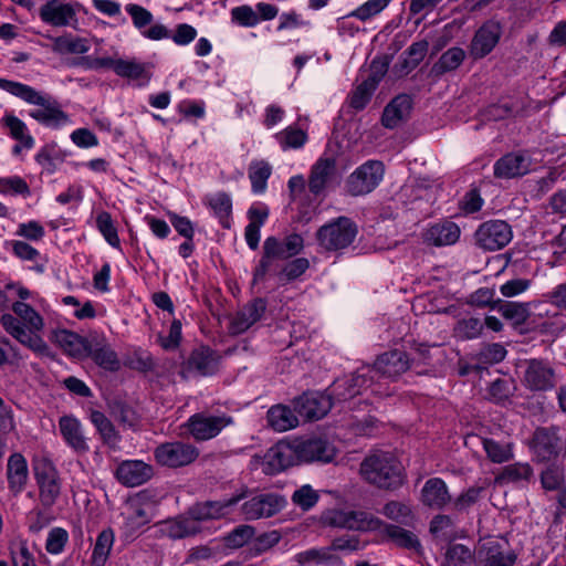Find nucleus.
<instances>
[{
  "label": "nucleus",
  "instance_id": "nucleus-43",
  "mask_svg": "<svg viewBox=\"0 0 566 566\" xmlns=\"http://www.w3.org/2000/svg\"><path fill=\"white\" fill-rule=\"evenodd\" d=\"M483 449L493 463H503L513 459V448L512 443H501L493 439H483L482 440Z\"/></svg>",
  "mask_w": 566,
  "mask_h": 566
},
{
  "label": "nucleus",
  "instance_id": "nucleus-54",
  "mask_svg": "<svg viewBox=\"0 0 566 566\" xmlns=\"http://www.w3.org/2000/svg\"><path fill=\"white\" fill-rule=\"evenodd\" d=\"M209 205L220 219L222 226L224 228H229L228 217L231 213V200L226 193H218L214 197L210 198Z\"/></svg>",
  "mask_w": 566,
  "mask_h": 566
},
{
  "label": "nucleus",
  "instance_id": "nucleus-55",
  "mask_svg": "<svg viewBox=\"0 0 566 566\" xmlns=\"http://www.w3.org/2000/svg\"><path fill=\"white\" fill-rule=\"evenodd\" d=\"M375 85V80H366L359 84L352 94L350 105L356 109L364 108L371 96Z\"/></svg>",
  "mask_w": 566,
  "mask_h": 566
},
{
  "label": "nucleus",
  "instance_id": "nucleus-51",
  "mask_svg": "<svg viewBox=\"0 0 566 566\" xmlns=\"http://www.w3.org/2000/svg\"><path fill=\"white\" fill-rule=\"evenodd\" d=\"M280 541V534L275 531L252 537L250 533V556L261 554L273 547Z\"/></svg>",
  "mask_w": 566,
  "mask_h": 566
},
{
  "label": "nucleus",
  "instance_id": "nucleus-56",
  "mask_svg": "<svg viewBox=\"0 0 566 566\" xmlns=\"http://www.w3.org/2000/svg\"><path fill=\"white\" fill-rule=\"evenodd\" d=\"M528 303L506 302L499 307V312L509 319L517 323L524 322L530 312Z\"/></svg>",
  "mask_w": 566,
  "mask_h": 566
},
{
  "label": "nucleus",
  "instance_id": "nucleus-36",
  "mask_svg": "<svg viewBox=\"0 0 566 566\" xmlns=\"http://www.w3.org/2000/svg\"><path fill=\"white\" fill-rule=\"evenodd\" d=\"M282 150L302 148L307 142V134L302 128L290 125L274 135Z\"/></svg>",
  "mask_w": 566,
  "mask_h": 566
},
{
  "label": "nucleus",
  "instance_id": "nucleus-30",
  "mask_svg": "<svg viewBox=\"0 0 566 566\" xmlns=\"http://www.w3.org/2000/svg\"><path fill=\"white\" fill-rule=\"evenodd\" d=\"M7 478L9 488L14 494L22 492L28 480V464L21 453L10 455L7 464Z\"/></svg>",
  "mask_w": 566,
  "mask_h": 566
},
{
  "label": "nucleus",
  "instance_id": "nucleus-22",
  "mask_svg": "<svg viewBox=\"0 0 566 566\" xmlns=\"http://www.w3.org/2000/svg\"><path fill=\"white\" fill-rule=\"evenodd\" d=\"M286 505L284 496L277 493H260L250 499V518L271 517Z\"/></svg>",
  "mask_w": 566,
  "mask_h": 566
},
{
  "label": "nucleus",
  "instance_id": "nucleus-44",
  "mask_svg": "<svg viewBox=\"0 0 566 566\" xmlns=\"http://www.w3.org/2000/svg\"><path fill=\"white\" fill-rule=\"evenodd\" d=\"M113 542L114 533L111 528L104 530L98 534L92 555V564L94 566L104 565L112 549Z\"/></svg>",
  "mask_w": 566,
  "mask_h": 566
},
{
  "label": "nucleus",
  "instance_id": "nucleus-50",
  "mask_svg": "<svg viewBox=\"0 0 566 566\" xmlns=\"http://www.w3.org/2000/svg\"><path fill=\"white\" fill-rule=\"evenodd\" d=\"M13 312L29 325L31 329L40 331L43 327L42 317L27 303L15 302Z\"/></svg>",
  "mask_w": 566,
  "mask_h": 566
},
{
  "label": "nucleus",
  "instance_id": "nucleus-23",
  "mask_svg": "<svg viewBox=\"0 0 566 566\" xmlns=\"http://www.w3.org/2000/svg\"><path fill=\"white\" fill-rule=\"evenodd\" d=\"M60 432L70 448L77 453H86L90 447L84 437L81 422L73 416H63L59 420Z\"/></svg>",
  "mask_w": 566,
  "mask_h": 566
},
{
  "label": "nucleus",
  "instance_id": "nucleus-2",
  "mask_svg": "<svg viewBox=\"0 0 566 566\" xmlns=\"http://www.w3.org/2000/svg\"><path fill=\"white\" fill-rule=\"evenodd\" d=\"M0 88L20 97L29 104L39 106L29 115L45 126H59L67 122V115L61 109L60 103L48 94L35 91L33 87L6 78H0Z\"/></svg>",
  "mask_w": 566,
  "mask_h": 566
},
{
  "label": "nucleus",
  "instance_id": "nucleus-53",
  "mask_svg": "<svg viewBox=\"0 0 566 566\" xmlns=\"http://www.w3.org/2000/svg\"><path fill=\"white\" fill-rule=\"evenodd\" d=\"M96 224L98 230L104 235L105 240L112 245V247H118L119 245V238L117 234V230L114 227L112 217L108 212H101L96 218Z\"/></svg>",
  "mask_w": 566,
  "mask_h": 566
},
{
  "label": "nucleus",
  "instance_id": "nucleus-29",
  "mask_svg": "<svg viewBox=\"0 0 566 566\" xmlns=\"http://www.w3.org/2000/svg\"><path fill=\"white\" fill-rule=\"evenodd\" d=\"M335 171V160L329 157H321L312 167L310 176V190L318 196L324 192Z\"/></svg>",
  "mask_w": 566,
  "mask_h": 566
},
{
  "label": "nucleus",
  "instance_id": "nucleus-13",
  "mask_svg": "<svg viewBox=\"0 0 566 566\" xmlns=\"http://www.w3.org/2000/svg\"><path fill=\"white\" fill-rule=\"evenodd\" d=\"M34 475L40 488V499L43 505L51 506L60 495V483L54 465L42 460L34 465Z\"/></svg>",
  "mask_w": 566,
  "mask_h": 566
},
{
  "label": "nucleus",
  "instance_id": "nucleus-46",
  "mask_svg": "<svg viewBox=\"0 0 566 566\" xmlns=\"http://www.w3.org/2000/svg\"><path fill=\"white\" fill-rule=\"evenodd\" d=\"M391 0H367L348 13L361 22H367L376 15L380 14L390 3Z\"/></svg>",
  "mask_w": 566,
  "mask_h": 566
},
{
  "label": "nucleus",
  "instance_id": "nucleus-10",
  "mask_svg": "<svg viewBox=\"0 0 566 566\" xmlns=\"http://www.w3.org/2000/svg\"><path fill=\"white\" fill-rule=\"evenodd\" d=\"M296 439L301 463H331L338 454V449L335 444L325 438L311 437Z\"/></svg>",
  "mask_w": 566,
  "mask_h": 566
},
{
  "label": "nucleus",
  "instance_id": "nucleus-19",
  "mask_svg": "<svg viewBox=\"0 0 566 566\" xmlns=\"http://www.w3.org/2000/svg\"><path fill=\"white\" fill-rule=\"evenodd\" d=\"M420 502L432 510H442L451 501L447 483L440 478L428 479L420 491Z\"/></svg>",
  "mask_w": 566,
  "mask_h": 566
},
{
  "label": "nucleus",
  "instance_id": "nucleus-64",
  "mask_svg": "<svg viewBox=\"0 0 566 566\" xmlns=\"http://www.w3.org/2000/svg\"><path fill=\"white\" fill-rule=\"evenodd\" d=\"M310 266L305 258H297L289 262L282 270L281 275L286 280H295L301 276Z\"/></svg>",
  "mask_w": 566,
  "mask_h": 566
},
{
  "label": "nucleus",
  "instance_id": "nucleus-40",
  "mask_svg": "<svg viewBox=\"0 0 566 566\" xmlns=\"http://www.w3.org/2000/svg\"><path fill=\"white\" fill-rule=\"evenodd\" d=\"M51 39L53 41L52 50L60 54H83L90 49L87 41L82 38L63 35Z\"/></svg>",
  "mask_w": 566,
  "mask_h": 566
},
{
  "label": "nucleus",
  "instance_id": "nucleus-9",
  "mask_svg": "<svg viewBox=\"0 0 566 566\" xmlns=\"http://www.w3.org/2000/svg\"><path fill=\"white\" fill-rule=\"evenodd\" d=\"M199 455L198 450L184 442H166L158 446L154 457L158 464L168 468H179L192 463Z\"/></svg>",
  "mask_w": 566,
  "mask_h": 566
},
{
  "label": "nucleus",
  "instance_id": "nucleus-1",
  "mask_svg": "<svg viewBox=\"0 0 566 566\" xmlns=\"http://www.w3.org/2000/svg\"><path fill=\"white\" fill-rule=\"evenodd\" d=\"M323 523L328 526L358 532H374L382 538L388 537L405 547L417 546L418 538L409 531L385 523L379 517L363 511L332 509L324 512Z\"/></svg>",
  "mask_w": 566,
  "mask_h": 566
},
{
  "label": "nucleus",
  "instance_id": "nucleus-15",
  "mask_svg": "<svg viewBox=\"0 0 566 566\" xmlns=\"http://www.w3.org/2000/svg\"><path fill=\"white\" fill-rule=\"evenodd\" d=\"M502 35V27L496 21H488L475 32L471 45L470 54L474 59H482L490 54L499 43Z\"/></svg>",
  "mask_w": 566,
  "mask_h": 566
},
{
  "label": "nucleus",
  "instance_id": "nucleus-7",
  "mask_svg": "<svg viewBox=\"0 0 566 566\" xmlns=\"http://www.w3.org/2000/svg\"><path fill=\"white\" fill-rule=\"evenodd\" d=\"M357 228L352 220L340 217L323 226L317 232L319 244L329 251L347 248L355 239Z\"/></svg>",
  "mask_w": 566,
  "mask_h": 566
},
{
  "label": "nucleus",
  "instance_id": "nucleus-61",
  "mask_svg": "<svg viewBox=\"0 0 566 566\" xmlns=\"http://www.w3.org/2000/svg\"><path fill=\"white\" fill-rule=\"evenodd\" d=\"M279 9L270 3L260 2L255 6V11L250 8V27L255 25L261 20H272L277 15Z\"/></svg>",
  "mask_w": 566,
  "mask_h": 566
},
{
  "label": "nucleus",
  "instance_id": "nucleus-18",
  "mask_svg": "<svg viewBox=\"0 0 566 566\" xmlns=\"http://www.w3.org/2000/svg\"><path fill=\"white\" fill-rule=\"evenodd\" d=\"M523 382L534 391L552 389L555 385L554 370L542 360H530L524 370Z\"/></svg>",
  "mask_w": 566,
  "mask_h": 566
},
{
  "label": "nucleus",
  "instance_id": "nucleus-20",
  "mask_svg": "<svg viewBox=\"0 0 566 566\" xmlns=\"http://www.w3.org/2000/svg\"><path fill=\"white\" fill-rule=\"evenodd\" d=\"M531 170L530 157L523 153H512L500 158L494 165V175L499 178H515Z\"/></svg>",
  "mask_w": 566,
  "mask_h": 566
},
{
  "label": "nucleus",
  "instance_id": "nucleus-33",
  "mask_svg": "<svg viewBox=\"0 0 566 566\" xmlns=\"http://www.w3.org/2000/svg\"><path fill=\"white\" fill-rule=\"evenodd\" d=\"M90 419L95 426L103 444L114 450L117 449L122 437L113 422L98 410H92Z\"/></svg>",
  "mask_w": 566,
  "mask_h": 566
},
{
  "label": "nucleus",
  "instance_id": "nucleus-42",
  "mask_svg": "<svg viewBox=\"0 0 566 566\" xmlns=\"http://www.w3.org/2000/svg\"><path fill=\"white\" fill-rule=\"evenodd\" d=\"M474 555L470 548L462 544L451 545L442 562V566H473Z\"/></svg>",
  "mask_w": 566,
  "mask_h": 566
},
{
  "label": "nucleus",
  "instance_id": "nucleus-25",
  "mask_svg": "<svg viewBox=\"0 0 566 566\" xmlns=\"http://www.w3.org/2000/svg\"><path fill=\"white\" fill-rule=\"evenodd\" d=\"M227 421L222 417H205L202 415H195L189 420V431L196 440H208L216 437Z\"/></svg>",
  "mask_w": 566,
  "mask_h": 566
},
{
  "label": "nucleus",
  "instance_id": "nucleus-62",
  "mask_svg": "<svg viewBox=\"0 0 566 566\" xmlns=\"http://www.w3.org/2000/svg\"><path fill=\"white\" fill-rule=\"evenodd\" d=\"M531 287V281L527 279H513L500 286V292L504 297H514L523 294Z\"/></svg>",
  "mask_w": 566,
  "mask_h": 566
},
{
  "label": "nucleus",
  "instance_id": "nucleus-52",
  "mask_svg": "<svg viewBox=\"0 0 566 566\" xmlns=\"http://www.w3.org/2000/svg\"><path fill=\"white\" fill-rule=\"evenodd\" d=\"M381 513L387 518L397 522H406L412 516L410 506L399 501H390L386 503L381 510Z\"/></svg>",
  "mask_w": 566,
  "mask_h": 566
},
{
  "label": "nucleus",
  "instance_id": "nucleus-8",
  "mask_svg": "<svg viewBox=\"0 0 566 566\" xmlns=\"http://www.w3.org/2000/svg\"><path fill=\"white\" fill-rule=\"evenodd\" d=\"M384 174L381 161L368 160L350 174L346 182L347 190L353 196L367 195L380 184Z\"/></svg>",
  "mask_w": 566,
  "mask_h": 566
},
{
  "label": "nucleus",
  "instance_id": "nucleus-17",
  "mask_svg": "<svg viewBox=\"0 0 566 566\" xmlns=\"http://www.w3.org/2000/svg\"><path fill=\"white\" fill-rule=\"evenodd\" d=\"M154 475L150 464L140 460L123 461L116 469V479L126 486L134 488L144 484Z\"/></svg>",
  "mask_w": 566,
  "mask_h": 566
},
{
  "label": "nucleus",
  "instance_id": "nucleus-11",
  "mask_svg": "<svg viewBox=\"0 0 566 566\" xmlns=\"http://www.w3.org/2000/svg\"><path fill=\"white\" fill-rule=\"evenodd\" d=\"M512 229L505 221L492 220L484 222L475 232L479 247L489 251L504 248L512 240Z\"/></svg>",
  "mask_w": 566,
  "mask_h": 566
},
{
  "label": "nucleus",
  "instance_id": "nucleus-26",
  "mask_svg": "<svg viewBox=\"0 0 566 566\" xmlns=\"http://www.w3.org/2000/svg\"><path fill=\"white\" fill-rule=\"evenodd\" d=\"M219 356L210 347L201 346L192 350L187 367L189 370H196L201 376L212 375L218 370Z\"/></svg>",
  "mask_w": 566,
  "mask_h": 566
},
{
  "label": "nucleus",
  "instance_id": "nucleus-34",
  "mask_svg": "<svg viewBox=\"0 0 566 566\" xmlns=\"http://www.w3.org/2000/svg\"><path fill=\"white\" fill-rule=\"evenodd\" d=\"M200 532L199 522L188 514L167 522V534L174 539L193 536Z\"/></svg>",
  "mask_w": 566,
  "mask_h": 566
},
{
  "label": "nucleus",
  "instance_id": "nucleus-21",
  "mask_svg": "<svg viewBox=\"0 0 566 566\" xmlns=\"http://www.w3.org/2000/svg\"><path fill=\"white\" fill-rule=\"evenodd\" d=\"M478 560L480 566H513L516 556L504 549L499 542L486 541L479 548Z\"/></svg>",
  "mask_w": 566,
  "mask_h": 566
},
{
  "label": "nucleus",
  "instance_id": "nucleus-3",
  "mask_svg": "<svg viewBox=\"0 0 566 566\" xmlns=\"http://www.w3.org/2000/svg\"><path fill=\"white\" fill-rule=\"evenodd\" d=\"M359 395V390L350 388L347 378L338 379L334 382L328 394L307 392L293 401L297 415L304 420H319L327 415L333 407V399L336 401H346Z\"/></svg>",
  "mask_w": 566,
  "mask_h": 566
},
{
  "label": "nucleus",
  "instance_id": "nucleus-60",
  "mask_svg": "<svg viewBox=\"0 0 566 566\" xmlns=\"http://www.w3.org/2000/svg\"><path fill=\"white\" fill-rule=\"evenodd\" d=\"M482 328L483 323L479 318L470 317L458 323L457 333L460 337L471 339L478 337Z\"/></svg>",
  "mask_w": 566,
  "mask_h": 566
},
{
  "label": "nucleus",
  "instance_id": "nucleus-4",
  "mask_svg": "<svg viewBox=\"0 0 566 566\" xmlns=\"http://www.w3.org/2000/svg\"><path fill=\"white\" fill-rule=\"evenodd\" d=\"M360 474L365 481L382 489H396L403 483L405 469L391 453L376 451L360 464Z\"/></svg>",
  "mask_w": 566,
  "mask_h": 566
},
{
  "label": "nucleus",
  "instance_id": "nucleus-48",
  "mask_svg": "<svg viewBox=\"0 0 566 566\" xmlns=\"http://www.w3.org/2000/svg\"><path fill=\"white\" fill-rule=\"evenodd\" d=\"M36 331L25 329L20 331L19 335H15V339L29 349L41 356H49L50 349L45 342L35 333Z\"/></svg>",
  "mask_w": 566,
  "mask_h": 566
},
{
  "label": "nucleus",
  "instance_id": "nucleus-32",
  "mask_svg": "<svg viewBox=\"0 0 566 566\" xmlns=\"http://www.w3.org/2000/svg\"><path fill=\"white\" fill-rule=\"evenodd\" d=\"M55 342L72 357L84 358L90 353L91 339H86L76 333L62 329L55 333Z\"/></svg>",
  "mask_w": 566,
  "mask_h": 566
},
{
  "label": "nucleus",
  "instance_id": "nucleus-41",
  "mask_svg": "<svg viewBox=\"0 0 566 566\" xmlns=\"http://www.w3.org/2000/svg\"><path fill=\"white\" fill-rule=\"evenodd\" d=\"M4 126L9 128L10 136L22 144L25 149H31L34 145L33 137L28 134L27 125L17 116L9 114L2 119Z\"/></svg>",
  "mask_w": 566,
  "mask_h": 566
},
{
  "label": "nucleus",
  "instance_id": "nucleus-37",
  "mask_svg": "<svg viewBox=\"0 0 566 566\" xmlns=\"http://www.w3.org/2000/svg\"><path fill=\"white\" fill-rule=\"evenodd\" d=\"M269 207L263 202L250 206V249H255L260 242V228L269 217Z\"/></svg>",
  "mask_w": 566,
  "mask_h": 566
},
{
  "label": "nucleus",
  "instance_id": "nucleus-14",
  "mask_svg": "<svg viewBox=\"0 0 566 566\" xmlns=\"http://www.w3.org/2000/svg\"><path fill=\"white\" fill-rule=\"evenodd\" d=\"M40 19L56 28L71 27L77 29L78 20L76 11L70 3H63L59 0H50L39 9Z\"/></svg>",
  "mask_w": 566,
  "mask_h": 566
},
{
  "label": "nucleus",
  "instance_id": "nucleus-5",
  "mask_svg": "<svg viewBox=\"0 0 566 566\" xmlns=\"http://www.w3.org/2000/svg\"><path fill=\"white\" fill-rule=\"evenodd\" d=\"M409 358L405 352L394 349L381 354L374 366H366L360 368L350 378H347L350 388L359 390L367 389L373 386L375 377H387L395 379L409 368Z\"/></svg>",
  "mask_w": 566,
  "mask_h": 566
},
{
  "label": "nucleus",
  "instance_id": "nucleus-24",
  "mask_svg": "<svg viewBox=\"0 0 566 566\" xmlns=\"http://www.w3.org/2000/svg\"><path fill=\"white\" fill-rule=\"evenodd\" d=\"M295 407L292 409L286 405H274L266 412L268 426L276 432H285L295 429L300 424Z\"/></svg>",
  "mask_w": 566,
  "mask_h": 566
},
{
  "label": "nucleus",
  "instance_id": "nucleus-59",
  "mask_svg": "<svg viewBox=\"0 0 566 566\" xmlns=\"http://www.w3.org/2000/svg\"><path fill=\"white\" fill-rule=\"evenodd\" d=\"M542 485L546 490H557L564 481V470L560 467H548L541 476Z\"/></svg>",
  "mask_w": 566,
  "mask_h": 566
},
{
  "label": "nucleus",
  "instance_id": "nucleus-57",
  "mask_svg": "<svg viewBox=\"0 0 566 566\" xmlns=\"http://www.w3.org/2000/svg\"><path fill=\"white\" fill-rule=\"evenodd\" d=\"M533 470L527 463H514L504 468L502 479L510 482L527 481L532 478Z\"/></svg>",
  "mask_w": 566,
  "mask_h": 566
},
{
  "label": "nucleus",
  "instance_id": "nucleus-28",
  "mask_svg": "<svg viewBox=\"0 0 566 566\" xmlns=\"http://www.w3.org/2000/svg\"><path fill=\"white\" fill-rule=\"evenodd\" d=\"M87 356L92 357V359L105 370L116 371L120 367L116 353L104 339H99L97 336L91 338L90 353Z\"/></svg>",
  "mask_w": 566,
  "mask_h": 566
},
{
  "label": "nucleus",
  "instance_id": "nucleus-63",
  "mask_svg": "<svg viewBox=\"0 0 566 566\" xmlns=\"http://www.w3.org/2000/svg\"><path fill=\"white\" fill-rule=\"evenodd\" d=\"M224 546L237 549L248 543V525H239L231 533L223 537Z\"/></svg>",
  "mask_w": 566,
  "mask_h": 566
},
{
  "label": "nucleus",
  "instance_id": "nucleus-6",
  "mask_svg": "<svg viewBox=\"0 0 566 566\" xmlns=\"http://www.w3.org/2000/svg\"><path fill=\"white\" fill-rule=\"evenodd\" d=\"M301 464L297 439H283L270 448L263 457L253 454L250 465L261 468L265 474H277Z\"/></svg>",
  "mask_w": 566,
  "mask_h": 566
},
{
  "label": "nucleus",
  "instance_id": "nucleus-16",
  "mask_svg": "<svg viewBox=\"0 0 566 566\" xmlns=\"http://www.w3.org/2000/svg\"><path fill=\"white\" fill-rule=\"evenodd\" d=\"M245 496V492L222 501L197 502L190 506L187 514L195 517L199 523L203 521L218 520L228 513V509L235 505Z\"/></svg>",
  "mask_w": 566,
  "mask_h": 566
},
{
  "label": "nucleus",
  "instance_id": "nucleus-45",
  "mask_svg": "<svg viewBox=\"0 0 566 566\" xmlns=\"http://www.w3.org/2000/svg\"><path fill=\"white\" fill-rule=\"evenodd\" d=\"M318 500L319 492L311 484L298 486L291 496L292 503L304 512L312 510L317 504Z\"/></svg>",
  "mask_w": 566,
  "mask_h": 566
},
{
  "label": "nucleus",
  "instance_id": "nucleus-38",
  "mask_svg": "<svg viewBox=\"0 0 566 566\" xmlns=\"http://www.w3.org/2000/svg\"><path fill=\"white\" fill-rule=\"evenodd\" d=\"M115 73L122 77L142 80L143 83H147L151 77V73L147 70L146 65L135 60L118 59L115 65Z\"/></svg>",
  "mask_w": 566,
  "mask_h": 566
},
{
  "label": "nucleus",
  "instance_id": "nucleus-39",
  "mask_svg": "<svg viewBox=\"0 0 566 566\" xmlns=\"http://www.w3.org/2000/svg\"><path fill=\"white\" fill-rule=\"evenodd\" d=\"M271 174L272 167L264 160H255L250 165V181L255 195L264 193Z\"/></svg>",
  "mask_w": 566,
  "mask_h": 566
},
{
  "label": "nucleus",
  "instance_id": "nucleus-27",
  "mask_svg": "<svg viewBox=\"0 0 566 566\" xmlns=\"http://www.w3.org/2000/svg\"><path fill=\"white\" fill-rule=\"evenodd\" d=\"M461 234L460 228L452 221H442L432 224L426 231L424 239L437 247L454 244Z\"/></svg>",
  "mask_w": 566,
  "mask_h": 566
},
{
  "label": "nucleus",
  "instance_id": "nucleus-47",
  "mask_svg": "<svg viewBox=\"0 0 566 566\" xmlns=\"http://www.w3.org/2000/svg\"><path fill=\"white\" fill-rule=\"evenodd\" d=\"M533 448L535 455L541 461H548L557 453L556 443L543 430L536 431Z\"/></svg>",
  "mask_w": 566,
  "mask_h": 566
},
{
  "label": "nucleus",
  "instance_id": "nucleus-35",
  "mask_svg": "<svg viewBox=\"0 0 566 566\" xmlns=\"http://www.w3.org/2000/svg\"><path fill=\"white\" fill-rule=\"evenodd\" d=\"M108 412L117 422L124 427L135 428L138 423V415L126 401L114 398L108 400Z\"/></svg>",
  "mask_w": 566,
  "mask_h": 566
},
{
  "label": "nucleus",
  "instance_id": "nucleus-58",
  "mask_svg": "<svg viewBox=\"0 0 566 566\" xmlns=\"http://www.w3.org/2000/svg\"><path fill=\"white\" fill-rule=\"evenodd\" d=\"M69 535L67 532L61 527H55L50 531L45 548L51 554H60L66 542H67Z\"/></svg>",
  "mask_w": 566,
  "mask_h": 566
},
{
  "label": "nucleus",
  "instance_id": "nucleus-49",
  "mask_svg": "<svg viewBox=\"0 0 566 566\" xmlns=\"http://www.w3.org/2000/svg\"><path fill=\"white\" fill-rule=\"evenodd\" d=\"M465 57V52L461 48L453 46L447 50L438 63L434 65V69L439 72H449L458 69Z\"/></svg>",
  "mask_w": 566,
  "mask_h": 566
},
{
  "label": "nucleus",
  "instance_id": "nucleus-12",
  "mask_svg": "<svg viewBox=\"0 0 566 566\" xmlns=\"http://www.w3.org/2000/svg\"><path fill=\"white\" fill-rule=\"evenodd\" d=\"M303 249V239L298 234H291L279 242L276 238L269 237L264 242V260L261 263V269L255 271V279L265 272L268 259L281 258L286 259L296 255Z\"/></svg>",
  "mask_w": 566,
  "mask_h": 566
},
{
  "label": "nucleus",
  "instance_id": "nucleus-31",
  "mask_svg": "<svg viewBox=\"0 0 566 566\" xmlns=\"http://www.w3.org/2000/svg\"><path fill=\"white\" fill-rule=\"evenodd\" d=\"M411 111V98L408 95H399L385 108L382 124L388 128H395L406 120Z\"/></svg>",
  "mask_w": 566,
  "mask_h": 566
}]
</instances>
